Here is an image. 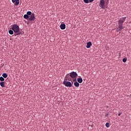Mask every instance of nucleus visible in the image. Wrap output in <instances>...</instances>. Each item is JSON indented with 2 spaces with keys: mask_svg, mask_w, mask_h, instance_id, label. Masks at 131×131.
<instances>
[{
  "mask_svg": "<svg viewBox=\"0 0 131 131\" xmlns=\"http://www.w3.org/2000/svg\"><path fill=\"white\" fill-rule=\"evenodd\" d=\"M67 80H69V81H71V78L69 77V74L66 76L63 82V84L68 88H71V86H72V84H73V82H72L71 83L69 81H68Z\"/></svg>",
  "mask_w": 131,
  "mask_h": 131,
  "instance_id": "f257e3e1",
  "label": "nucleus"
},
{
  "mask_svg": "<svg viewBox=\"0 0 131 131\" xmlns=\"http://www.w3.org/2000/svg\"><path fill=\"white\" fill-rule=\"evenodd\" d=\"M12 30H13L14 32L15 36L16 35H20L21 34V32H20V28H19V26L17 24H14L12 26L11 28Z\"/></svg>",
  "mask_w": 131,
  "mask_h": 131,
  "instance_id": "f03ea898",
  "label": "nucleus"
},
{
  "mask_svg": "<svg viewBox=\"0 0 131 131\" xmlns=\"http://www.w3.org/2000/svg\"><path fill=\"white\" fill-rule=\"evenodd\" d=\"M69 77L73 79V81H76V77H77V73L75 72H72L70 73Z\"/></svg>",
  "mask_w": 131,
  "mask_h": 131,
  "instance_id": "7ed1b4c3",
  "label": "nucleus"
},
{
  "mask_svg": "<svg viewBox=\"0 0 131 131\" xmlns=\"http://www.w3.org/2000/svg\"><path fill=\"white\" fill-rule=\"evenodd\" d=\"M126 19V17H121L118 20L119 26H122V25H123V23H124V21H125Z\"/></svg>",
  "mask_w": 131,
  "mask_h": 131,
  "instance_id": "20e7f679",
  "label": "nucleus"
},
{
  "mask_svg": "<svg viewBox=\"0 0 131 131\" xmlns=\"http://www.w3.org/2000/svg\"><path fill=\"white\" fill-rule=\"evenodd\" d=\"M106 2L103 1V0H100V3H99V7L101 8V9H105V4Z\"/></svg>",
  "mask_w": 131,
  "mask_h": 131,
  "instance_id": "39448f33",
  "label": "nucleus"
},
{
  "mask_svg": "<svg viewBox=\"0 0 131 131\" xmlns=\"http://www.w3.org/2000/svg\"><path fill=\"white\" fill-rule=\"evenodd\" d=\"M35 19V16L34 13H32V14L29 16V21H33Z\"/></svg>",
  "mask_w": 131,
  "mask_h": 131,
  "instance_id": "423d86ee",
  "label": "nucleus"
},
{
  "mask_svg": "<svg viewBox=\"0 0 131 131\" xmlns=\"http://www.w3.org/2000/svg\"><path fill=\"white\" fill-rule=\"evenodd\" d=\"M12 2L13 4H15V6H18L20 3V0H12Z\"/></svg>",
  "mask_w": 131,
  "mask_h": 131,
  "instance_id": "0eeeda50",
  "label": "nucleus"
},
{
  "mask_svg": "<svg viewBox=\"0 0 131 131\" xmlns=\"http://www.w3.org/2000/svg\"><path fill=\"white\" fill-rule=\"evenodd\" d=\"M122 29H123V26H119L116 30L117 32L121 31V30H122Z\"/></svg>",
  "mask_w": 131,
  "mask_h": 131,
  "instance_id": "6e6552de",
  "label": "nucleus"
},
{
  "mask_svg": "<svg viewBox=\"0 0 131 131\" xmlns=\"http://www.w3.org/2000/svg\"><path fill=\"white\" fill-rule=\"evenodd\" d=\"M60 29H62V30H64V29H65V28H66V25H65L64 24H61L60 26Z\"/></svg>",
  "mask_w": 131,
  "mask_h": 131,
  "instance_id": "1a4fd4ad",
  "label": "nucleus"
},
{
  "mask_svg": "<svg viewBox=\"0 0 131 131\" xmlns=\"http://www.w3.org/2000/svg\"><path fill=\"white\" fill-rule=\"evenodd\" d=\"M91 46H92V42H88L87 43L86 47L87 48V49H90V48H91Z\"/></svg>",
  "mask_w": 131,
  "mask_h": 131,
  "instance_id": "9d476101",
  "label": "nucleus"
},
{
  "mask_svg": "<svg viewBox=\"0 0 131 131\" xmlns=\"http://www.w3.org/2000/svg\"><path fill=\"white\" fill-rule=\"evenodd\" d=\"M74 84L76 88H78V86H79V83L77 82V81H75Z\"/></svg>",
  "mask_w": 131,
  "mask_h": 131,
  "instance_id": "9b49d317",
  "label": "nucleus"
},
{
  "mask_svg": "<svg viewBox=\"0 0 131 131\" xmlns=\"http://www.w3.org/2000/svg\"><path fill=\"white\" fill-rule=\"evenodd\" d=\"M77 81L79 82V83H81L82 82V78H79L77 79Z\"/></svg>",
  "mask_w": 131,
  "mask_h": 131,
  "instance_id": "f8f14e48",
  "label": "nucleus"
},
{
  "mask_svg": "<svg viewBox=\"0 0 131 131\" xmlns=\"http://www.w3.org/2000/svg\"><path fill=\"white\" fill-rule=\"evenodd\" d=\"M0 85L2 88H5V82H1Z\"/></svg>",
  "mask_w": 131,
  "mask_h": 131,
  "instance_id": "ddd939ff",
  "label": "nucleus"
},
{
  "mask_svg": "<svg viewBox=\"0 0 131 131\" xmlns=\"http://www.w3.org/2000/svg\"><path fill=\"white\" fill-rule=\"evenodd\" d=\"M24 18L25 19H28V20L29 19V16L28 15V14H25L24 15Z\"/></svg>",
  "mask_w": 131,
  "mask_h": 131,
  "instance_id": "4468645a",
  "label": "nucleus"
},
{
  "mask_svg": "<svg viewBox=\"0 0 131 131\" xmlns=\"http://www.w3.org/2000/svg\"><path fill=\"white\" fill-rule=\"evenodd\" d=\"M2 76H3L4 78H7V77H8V75H7L6 73H4V74H3Z\"/></svg>",
  "mask_w": 131,
  "mask_h": 131,
  "instance_id": "2eb2a0df",
  "label": "nucleus"
},
{
  "mask_svg": "<svg viewBox=\"0 0 131 131\" xmlns=\"http://www.w3.org/2000/svg\"><path fill=\"white\" fill-rule=\"evenodd\" d=\"M27 15L28 16H31V15H32V13H31V11H28L27 12Z\"/></svg>",
  "mask_w": 131,
  "mask_h": 131,
  "instance_id": "dca6fc26",
  "label": "nucleus"
},
{
  "mask_svg": "<svg viewBox=\"0 0 131 131\" xmlns=\"http://www.w3.org/2000/svg\"><path fill=\"white\" fill-rule=\"evenodd\" d=\"M9 34H11V35L14 34V32L13 31V30H10L9 31Z\"/></svg>",
  "mask_w": 131,
  "mask_h": 131,
  "instance_id": "f3484780",
  "label": "nucleus"
},
{
  "mask_svg": "<svg viewBox=\"0 0 131 131\" xmlns=\"http://www.w3.org/2000/svg\"><path fill=\"white\" fill-rule=\"evenodd\" d=\"M105 126H106V127H110V124H109V123H106L105 124Z\"/></svg>",
  "mask_w": 131,
  "mask_h": 131,
  "instance_id": "a211bd4d",
  "label": "nucleus"
},
{
  "mask_svg": "<svg viewBox=\"0 0 131 131\" xmlns=\"http://www.w3.org/2000/svg\"><path fill=\"white\" fill-rule=\"evenodd\" d=\"M0 80H1V81H4L5 80V78H4V77H1Z\"/></svg>",
  "mask_w": 131,
  "mask_h": 131,
  "instance_id": "6ab92c4d",
  "label": "nucleus"
},
{
  "mask_svg": "<svg viewBox=\"0 0 131 131\" xmlns=\"http://www.w3.org/2000/svg\"><path fill=\"white\" fill-rule=\"evenodd\" d=\"M127 60V58H123L122 59V61L124 62V63H125V62H126V60Z\"/></svg>",
  "mask_w": 131,
  "mask_h": 131,
  "instance_id": "aec40b11",
  "label": "nucleus"
},
{
  "mask_svg": "<svg viewBox=\"0 0 131 131\" xmlns=\"http://www.w3.org/2000/svg\"><path fill=\"white\" fill-rule=\"evenodd\" d=\"M83 2L85 4H89V0H83Z\"/></svg>",
  "mask_w": 131,
  "mask_h": 131,
  "instance_id": "412c9836",
  "label": "nucleus"
},
{
  "mask_svg": "<svg viewBox=\"0 0 131 131\" xmlns=\"http://www.w3.org/2000/svg\"><path fill=\"white\" fill-rule=\"evenodd\" d=\"M89 2L90 3H93V2H94V0H89Z\"/></svg>",
  "mask_w": 131,
  "mask_h": 131,
  "instance_id": "4be33fe9",
  "label": "nucleus"
},
{
  "mask_svg": "<svg viewBox=\"0 0 131 131\" xmlns=\"http://www.w3.org/2000/svg\"><path fill=\"white\" fill-rule=\"evenodd\" d=\"M108 113H106L105 114L106 117H108Z\"/></svg>",
  "mask_w": 131,
  "mask_h": 131,
  "instance_id": "5701e85b",
  "label": "nucleus"
},
{
  "mask_svg": "<svg viewBox=\"0 0 131 131\" xmlns=\"http://www.w3.org/2000/svg\"><path fill=\"white\" fill-rule=\"evenodd\" d=\"M121 115V113H119V114H118V116H120Z\"/></svg>",
  "mask_w": 131,
  "mask_h": 131,
  "instance_id": "b1692460",
  "label": "nucleus"
}]
</instances>
